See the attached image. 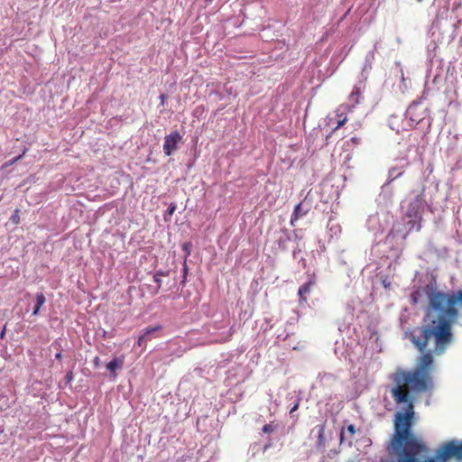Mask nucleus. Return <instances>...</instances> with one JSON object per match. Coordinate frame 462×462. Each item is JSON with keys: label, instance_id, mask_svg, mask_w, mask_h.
Wrapping results in <instances>:
<instances>
[{"label": "nucleus", "instance_id": "3", "mask_svg": "<svg viewBox=\"0 0 462 462\" xmlns=\"http://www.w3.org/2000/svg\"><path fill=\"white\" fill-rule=\"evenodd\" d=\"M182 137L178 131H173L166 135L163 143V152L170 156L177 149L178 143L181 141Z\"/></svg>", "mask_w": 462, "mask_h": 462}, {"label": "nucleus", "instance_id": "20", "mask_svg": "<svg viewBox=\"0 0 462 462\" xmlns=\"http://www.w3.org/2000/svg\"><path fill=\"white\" fill-rule=\"evenodd\" d=\"M300 399L297 400L296 403L293 405V407L291 409L290 413L292 414L295 411L299 409L300 406Z\"/></svg>", "mask_w": 462, "mask_h": 462}, {"label": "nucleus", "instance_id": "17", "mask_svg": "<svg viewBox=\"0 0 462 462\" xmlns=\"http://www.w3.org/2000/svg\"><path fill=\"white\" fill-rule=\"evenodd\" d=\"M420 297V292L419 291H415L411 294V300L413 304H417L419 301V299Z\"/></svg>", "mask_w": 462, "mask_h": 462}, {"label": "nucleus", "instance_id": "22", "mask_svg": "<svg viewBox=\"0 0 462 462\" xmlns=\"http://www.w3.org/2000/svg\"><path fill=\"white\" fill-rule=\"evenodd\" d=\"M159 98L161 100V105L163 106L165 104L166 99H167L166 95L165 94H161Z\"/></svg>", "mask_w": 462, "mask_h": 462}, {"label": "nucleus", "instance_id": "24", "mask_svg": "<svg viewBox=\"0 0 462 462\" xmlns=\"http://www.w3.org/2000/svg\"><path fill=\"white\" fill-rule=\"evenodd\" d=\"M351 141H352L353 143H357V138H356V137H353V138L351 139Z\"/></svg>", "mask_w": 462, "mask_h": 462}, {"label": "nucleus", "instance_id": "26", "mask_svg": "<svg viewBox=\"0 0 462 462\" xmlns=\"http://www.w3.org/2000/svg\"><path fill=\"white\" fill-rule=\"evenodd\" d=\"M419 2H421L422 0H418Z\"/></svg>", "mask_w": 462, "mask_h": 462}, {"label": "nucleus", "instance_id": "2", "mask_svg": "<svg viewBox=\"0 0 462 462\" xmlns=\"http://www.w3.org/2000/svg\"><path fill=\"white\" fill-rule=\"evenodd\" d=\"M426 201L424 199V188L408 201L405 217L409 218L408 226L410 230L420 231L421 228L422 212L424 211Z\"/></svg>", "mask_w": 462, "mask_h": 462}, {"label": "nucleus", "instance_id": "18", "mask_svg": "<svg viewBox=\"0 0 462 462\" xmlns=\"http://www.w3.org/2000/svg\"><path fill=\"white\" fill-rule=\"evenodd\" d=\"M276 429V426H273V424H265L263 429H262V431L263 433H271L273 432L274 430Z\"/></svg>", "mask_w": 462, "mask_h": 462}, {"label": "nucleus", "instance_id": "23", "mask_svg": "<svg viewBox=\"0 0 462 462\" xmlns=\"http://www.w3.org/2000/svg\"><path fill=\"white\" fill-rule=\"evenodd\" d=\"M22 157H23V155H20V156L14 158L13 162L19 161Z\"/></svg>", "mask_w": 462, "mask_h": 462}, {"label": "nucleus", "instance_id": "12", "mask_svg": "<svg viewBox=\"0 0 462 462\" xmlns=\"http://www.w3.org/2000/svg\"><path fill=\"white\" fill-rule=\"evenodd\" d=\"M361 99V91L359 88H355L351 94L349 95V100L353 103L350 106L352 108L355 106V105H357L360 103Z\"/></svg>", "mask_w": 462, "mask_h": 462}, {"label": "nucleus", "instance_id": "4", "mask_svg": "<svg viewBox=\"0 0 462 462\" xmlns=\"http://www.w3.org/2000/svg\"><path fill=\"white\" fill-rule=\"evenodd\" d=\"M352 110V106L350 105L342 104L336 110V116L338 118L337 126L334 127L331 132L326 136V141L328 142V139L331 137L332 134H334L337 129L343 126L347 122L346 113Z\"/></svg>", "mask_w": 462, "mask_h": 462}, {"label": "nucleus", "instance_id": "14", "mask_svg": "<svg viewBox=\"0 0 462 462\" xmlns=\"http://www.w3.org/2000/svg\"><path fill=\"white\" fill-rule=\"evenodd\" d=\"M51 346L54 347L57 350V353L55 355V358L57 360L60 361L62 359V345H61V343L59 340H55L51 344Z\"/></svg>", "mask_w": 462, "mask_h": 462}, {"label": "nucleus", "instance_id": "11", "mask_svg": "<svg viewBox=\"0 0 462 462\" xmlns=\"http://www.w3.org/2000/svg\"><path fill=\"white\" fill-rule=\"evenodd\" d=\"M160 328H161L160 326L146 328V330L144 331L143 335L140 336L139 338H138V341H137L138 346H144L145 342H146V337L149 336L151 333H152V332H154V331H156V330H158Z\"/></svg>", "mask_w": 462, "mask_h": 462}, {"label": "nucleus", "instance_id": "13", "mask_svg": "<svg viewBox=\"0 0 462 462\" xmlns=\"http://www.w3.org/2000/svg\"><path fill=\"white\" fill-rule=\"evenodd\" d=\"M347 431V433L350 435V436H354L356 432V427L354 424H349L347 425L346 428L343 427L341 431H340V442L342 443L344 441V439H345V431Z\"/></svg>", "mask_w": 462, "mask_h": 462}, {"label": "nucleus", "instance_id": "19", "mask_svg": "<svg viewBox=\"0 0 462 462\" xmlns=\"http://www.w3.org/2000/svg\"><path fill=\"white\" fill-rule=\"evenodd\" d=\"M190 247H191V244L190 243L183 244L182 249L186 253V256L190 254Z\"/></svg>", "mask_w": 462, "mask_h": 462}, {"label": "nucleus", "instance_id": "1", "mask_svg": "<svg viewBox=\"0 0 462 462\" xmlns=\"http://www.w3.org/2000/svg\"><path fill=\"white\" fill-rule=\"evenodd\" d=\"M462 307V290L456 292L433 291L429 295L425 324L411 335V342L419 351L424 352L430 340L433 352L442 354L453 340L452 326L457 322Z\"/></svg>", "mask_w": 462, "mask_h": 462}, {"label": "nucleus", "instance_id": "10", "mask_svg": "<svg viewBox=\"0 0 462 462\" xmlns=\"http://www.w3.org/2000/svg\"><path fill=\"white\" fill-rule=\"evenodd\" d=\"M403 173H404V170L402 168H397V167L391 168L388 172V177H389L388 182L393 181L395 179L401 177Z\"/></svg>", "mask_w": 462, "mask_h": 462}, {"label": "nucleus", "instance_id": "15", "mask_svg": "<svg viewBox=\"0 0 462 462\" xmlns=\"http://www.w3.org/2000/svg\"><path fill=\"white\" fill-rule=\"evenodd\" d=\"M168 275L167 273L165 272H162V271H158L154 275H153V281L157 283L158 287L160 288L161 285H162V279L161 277L162 276H166Z\"/></svg>", "mask_w": 462, "mask_h": 462}, {"label": "nucleus", "instance_id": "7", "mask_svg": "<svg viewBox=\"0 0 462 462\" xmlns=\"http://www.w3.org/2000/svg\"><path fill=\"white\" fill-rule=\"evenodd\" d=\"M325 429H326V423L319 424L315 427V430H317L318 433V440H317V446L319 448H324L326 444V438H325Z\"/></svg>", "mask_w": 462, "mask_h": 462}, {"label": "nucleus", "instance_id": "25", "mask_svg": "<svg viewBox=\"0 0 462 462\" xmlns=\"http://www.w3.org/2000/svg\"><path fill=\"white\" fill-rule=\"evenodd\" d=\"M98 364V357L96 358V365Z\"/></svg>", "mask_w": 462, "mask_h": 462}, {"label": "nucleus", "instance_id": "9", "mask_svg": "<svg viewBox=\"0 0 462 462\" xmlns=\"http://www.w3.org/2000/svg\"><path fill=\"white\" fill-rule=\"evenodd\" d=\"M45 301H46V299L42 292L36 294V302H35V306L33 308L32 315H34V316L38 315L41 308L44 305Z\"/></svg>", "mask_w": 462, "mask_h": 462}, {"label": "nucleus", "instance_id": "6", "mask_svg": "<svg viewBox=\"0 0 462 462\" xmlns=\"http://www.w3.org/2000/svg\"><path fill=\"white\" fill-rule=\"evenodd\" d=\"M123 365H124V357L123 356L115 357L113 360H111L109 363H107L106 368L110 372L111 375L113 377H115L116 369L121 368L123 366Z\"/></svg>", "mask_w": 462, "mask_h": 462}, {"label": "nucleus", "instance_id": "8", "mask_svg": "<svg viewBox=\"0 0 462 462\" xmlns=\"http://www.w3.org/2000/svg\"><path fill=\"white\" fill-rule=\"evenodd\" d=\"M313 284H314V282L310 281L300 287L298 294H299L300 301H307L306 295L310 292V290H311V287L313 286Z\"/></svg>", "mask_w": 462, "mask_h": 462}, {"label": "nucleus", "instance_id": "21", "mask_svg": "<svg viewBox=\"0 0 462 462\" xmlns=\"http://www.w3.org/2000/svg\"><path fill=\"white\" fill-rule=\"evenodd\" d=\"M175 210H176V205L171 204L168 208V214L171 216V215H173Z\"/></svg>", "mask_w": 462, "mask_h": 462}, {"label": "nucleus", "instance_id": "5", "mask_svg": "<svg viewBox=\"0 0 462 462\" xmlns=\"http://www.w3.org/2000/svg\"><path fill=\"white\" fill-rule=\"evenodd\" d=\"M309 209L302 208V203H299L294 207L293 212L291 217V225L295 226V222L298 221L301 217L308 213Z\"/></svg>", "mask_w": 462, "mask_h": 462}, {"label": "nucleus", "instance_id": "16", "mask_svg": "<svg viewBox=\"0 0 462 462\" xmlns=\"http://www.w3.org/2000/svg\"><path fill=\"white\" fill-rule=\"evenodd\" d=\"M10 219H11V221H12L14 224H15V225H17V224H19V223H20V210H19L18 208H16V209L14 211V213H13V215L11 216V218H10Z\"/></svg>", "mask_w": 462, "mask_h": 462}]
</instances>
